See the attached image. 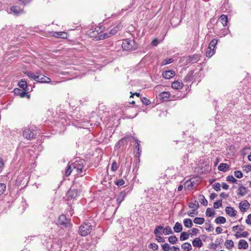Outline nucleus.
I'll list each match as a JSON object with an SVG mask.
<instances>
[{
  "instance_id": "obj_1",
  "label": "nucleus",
  "mask_w": 251,
  "mask_h": 251,
  "mask_svg": "<svg viewBox=\"0 0 251 251\" xmlns=\"http://www.w3.org/2000/svg\"><path fill=\"white\" fill-rule=\"evenodd\" d=\"M84 161L81 159H76L75 162L71 163H70L68 164L67 169L65 172V175L68 176L70 175L72 171H75L76 175L78 176H82L85 175V173L82 174Z\"/></svg>"
},
{
  "instance_id": "obj_2",
  "label": "nucleus",
  "mask_w": 251,
  "mask_h": 251,
  "mask_svg": "<svg viewBox=\"0 0 251 251\" xmlns=\"http://www.w3.org/2000/svg\"><path fill=\"white\" fill-rule=\"evenodd\" d=\"M122 27L123 25L121 23H118L111 26L106 32L99 35V39L103 40L111 37L120 30L122 28Z\"/></svg>"
},
{
  "instance_id": "obj_3",
  "label": "nucleus",
  "mask_w": 251,
  "mask_h": 251,
  "mask_svg": "<svg viewBox=\"0 0 251 251\" xmlns=\"http://www.w3.org/2000/svg\"><path fill=\"white\" fill-rule=\"evenodd\" d=\"M92 230V225L89 222H85L80 226L79 233L82 236H85L90 233Z\"/></svg>"
},
{
  "instance_id": "obj_4",
  "label": "nucleus",
  "mask_w": 251,
  "mask_h": 251,
  "mask_svg": "<svg viewBox=\"0 0 251 251\" xmlns=\"http://www.w3.org/2000/svg\"><path fill=\"white\" fill-rule=\"evenodd\" d=\"M122 47L125 50H132L136 49L134 41L129 39L123 40Z\"/></svg>"
},
{
  "instance_id": "obj_5",
  "label": "nucleus",
  "mask_w": 251,
  "mask_h": 251,
  "mask_svg": "<svg viewBox=\"0 0 251 251\" xmlns=\"http://www.w3.org/2000/svg\"><path fill=\"white\" fill-rule=\"evenodd\" d=\"M36 131L29 127H25L23 130V137L27 140L35 139L36 136Z\"/></svg>"
},
{
  "instance_id": "obj_6",
  "label": "nucleus",
  "mask_w": 251,
  "mask_h": 251,
  "mask_svg": "<svg viewBox=\"0 0 251 251\" xmlns=\"http://www.w3.org/2000/svg\"><path fill=\"white\" fill-rule=\"evenodd\" d=\"M104 29L102 26L97 27L95 28V29H90L89 30V34L91 37L94 38L96 40H100L99 39V36L101 34V32Z\"/></svg>"
},
{
  "instance_id": "obj_7",
  "label": "nucleus",
  "mask_w": 251,
  "mask_h": 251,
  "mask_svg": "<svg viewBox=\"0 0 251 251\" xmlns=\"http://www.w3.org/2000/svg\"><path fill=\"white\" fill-rule=\"evenodd\" d=\"M163 229V226H158L155 227L153 232L156 237L155 240L159 243L165 242L164 238L160 236V235L162 234L160 230H162Z\"/></svg>"
},
{
  "instance_id": "obj_8",
  "label": "nucleus",
  "mask_w": 251,
  "mask_h": 251,
  "mask_svg": "<svg viewBox=\"0 0 251 251\" xmlns=\"http://www.w3.org/2000/svg\"><path fill=\"white\" fill-rule=\"evenodd\" d=\"M8 11L9 13L13 14L15 16H19L25 13L24 9L21 8L17 5H13L11 6Z\"/></svg>"
},
{
  "instance_id": "obj_9",
  "label": "nucleus",
  "mask_w": 251,
  "mask_h": 251,
  "mask_svg": "<svg viewBox=\"0 0 251 251\" xmlns=\"http://www.w3.org/2000/svg\"><path fill=\"white\" fill-rule=\"evenodd\" d=\"M80 191L75 189H70L66 194L67 200H71L75 198L79 195Z\"/></svg>"
},
{
  "instance_id": "obj_10",
  "label": "nucleus",
  "mask_w": 251,
  "mask_h": 251,
  "mask_svg": "<svg viewBox=\"0 0 251 251\" xmlns=\"http://www.w3.org/2000/svg\"><path fill=\"white\" fill-rule=\"evenodd\" d=\"M131 137L135 141V145L134 151L136 153V156L138 157L140 156V153L142 151L141 149L140 148V141L136 138L133 136H131Z\"/></svg>"
},
{
  "instance_id": "obj_11",
  "label": "nucleus",
  "mask_w": 251,
  "mask_h": 251,
  "mask_svg": "<svg viewBox=\"0 0 251 251\" xmlns=\"http://www.w3.org/2000/svg\"><path fill=\"white\" fill-rule=\"evenodd\" d=\"M36 81L40 83H49L51 82V79L45 75H37Z\"/></svg>"
},
{
  "instance_id": "obj_12",
  "label": "nucleus",
  "mask_w": 251,
  "mask_h": 251,
  "mask_svg": "<svg viewBox=\"0 0 251 251\" xmlns=\"http://www.w3.org/2000/svg\"><path fill=\"white\" fill-rule=\"evenodd\" d=\"M14 93L15 95L19 96L21 98H29V95L24 90H22L19 88H15L14 89Z\"/></svg>"
},
{
  "instance_id": "obj_13",
  "label": "nucleus",
  "mask_w": 251,
  "mask_h": 251,
  "mask_svg": "<svg viewBox=\"0 0 251 251\" xmlns=\"http://www.w3.org/2000/svg\"><path fill=\"white\" fill-rule=\"evenodd\" d=\"M175 75V72L173 70L166 71L162 73V76L165 79H170Z\"/></svg>"
},
{
  "instance_id": "obj_14",
  "label": "nucleus",
  "mask_w": 251,
  "mask_h": 251,
  "mask_svg": "<svg viewBox=\"0 0 251 251\" xmlns=\"http://www.w3.org/2000/svg\"><path fill=\"white\" fill-rule=\"evenodd\" d=\"M58 222L59 225H62L65 227H67L69 225L66 217L64 215H61L59 217Z\"/></svg>"
},
{
  "instance_id": "obj_15",
  "label": "nucleus",
  "mask_w": 251,
  "mask_h": 251,
  "mask_svg": "<svg viewBox=\"0 0 251 251\" xmlns=\"http://www.w3.org/2000/svg\"><path fill=\"white\" fill-rule=\"evenodd\" d=\"M250 204L249 202L245 200L239 203V208L242 212H245L246 210L249 208Z\"/></svg>"
},
{
  "instance_id": "obj_16",
  "label": "nucleus",
  "mask_w": 251,
  "mask_h": 251,
  "mask_svg": "<svg viewBox=\"0 0 251 251\" xmlns=\"http://www.w3.org/2000/svg\"><path fill=\"white\" fill-rule=\"evenodd\" d=\"M226 213L230 217H235L236 215L237 211L232 207H226L225 209Z\"/></svg>"
},
{
  "instance_id": "obj_17",
  "label": "nucleus",
  "mask_w": 251,
  "mask_h": 251,
  "mask_svg": "<svg viewBox=\"0 0 251 251\" xmlns=\"http://www.w3.org/2000/svg\"><path fill=\"white\" fill-rule=\"evenodd\" d=\"M61 243L59 241L58 242H54L52 244L50 249L51 251H60L61 250Z\"/></svg>"
},
{
  "instance_id": "obj_18",
  "label": "nucleus",
  "mask_w": 251,
  "mask_h": 251,
  "mask_svg": "<svg viewBox=\"0 0 251 251\" xmlns=\"http://www.w3.org/2000/svg\"><path fill=\"white\" fill-rule=\"evenodd\" d=\"M183 84L180 81L176 80L172 84V87L173 89L179 90L183 88Z\"/></svg>"
},
{
  "instance_id": "obj_19",
  "label": "nucleus",
  "mask_w": 251,
  "mask_h": 251,
  "mask_svg": "<svg viewBox=\"0 0 251 251\" xmlns=\"http://www.w3.org/2000/svg\"><path fill=\"white\" fill-rule=\"evenodd\" d=\"M249 245L246 241L241 239L238 242V249L246 250L248 248Z\"/></svg>"
},
{
  "instance_id": "obj_20",
  "label": "nucleus",
  "mask_w": 251,
  "mask_h": 251,
  "mask_svg": "<svg viewBox=\"0 0 251 251\" xmlns=\"http://www.w3.org/2000/svg\"><path fill=\"white\" fill-rule=\"evenodd\" d=\"M126 193L125 191H122L119 195L117 198L116 201L118 206L120 205L121 202L124 200L126 197Z\"/></svg>"
},
{
  "instance_id": "obj_21",
  "label": "nucleus",
  "mask_w": 251,
  "mask_h": 251,
  "mask_svg": "<svg viewBox=\"0 0 251 251\" xmlns=\"http://www.w3.org/2000/svg\"><path fill=\"white\" fill-rule=\"evenodd\" d=\"M248 191L247 188L241 185L238 188L237 195L240 196H244L247 194Z\"/></svg>"
},
{
  "instance_id": "obj_22",
  "label": "nucleus",
  "mask_w": 251,
  "mask_h": 251,
  "mask_svg": "<svg viewBox=\"0 0 251 251\" xmlns=\"http://www.w3.org/2000/svg\"><path fill=\"white\" fill-rule=\"evenodd\" d=\"M18 85L19 87L22 88L25 91L27 92L28 91L27 82L25 80L21 79L19 82Z\"/></svg>"
},
{
  "instance_id": "obj_23",
  "label": "nucleus",
  "mask_w": 251,
  "mask_h": 251,
  "mask_svg": "<svg viewBox=\"0 0 251 251\" xmlns=\"http://www.w3.org/2000/svg\"><path fill=\"white\" fill-rule=\"evenodd\" d=\"M129 141L128 137H124L120 139L116 144V147H120L121 146H124L125 144H127Z\"/></svg>"
},
{
  "instance_id": "obj_24",
  "label": "nucleus",
  "mask_w": 251,
  "mask_h": 251,
  "mask_svg": "<svg viewBox=\"0 0 251 251\" xmlns=\"http://www.w3.org/2000/svg\"><path fill=\"white\" fill-rule=\"evenodd\" d=\"M192 244L193 246L195 247H201L202 245V243L201 242V239L199 238H196L193 241Z\"/></svg>"
},
{
  "instance_id": "obj_25",
  "label": "nucleus",
  "mask_w": 251,
  "mask_h": 251,
  "mask_svg": "<svg viewBox=\"0 0 251 251\" xmlns=\"http://www.w3.org/2000/svg\"><path fill=\"white\" fill-rule=\"evenodd\" d=\"M229 168V165L226 163H221L218 167V169L219 171H222L224 172H226L228 169Z\"/></svg>"
},
{
  "instance_id": "obj_26",
  "label": "nucleus",
  "mask_w": 251,
  "mask_h": 251,
  "mask_svg": "<svg viewBox=\"0 0 251 251\" xmlns=\"http://www.w3.org/2000/svg\"><path fill=\"white\" fill-rule=\"evenodd\" d=\"M219 21L222 23L223 26H225L226 25L228 19L227 16L222 14L219 18Z\"/></svg>"
},
{
  "instance_id": "obj_27",
  "label": "nucleus",
  "mask_w": 251,
  "mask_h": 251,
  "mask_svg": "<svg viewBox=\"0 0 251 251\" xmlns=\"http://www.w3.org/2000/svg\"><path fill=\"white\" fill-rule=\"evenodd\" d=\"M175 232L178 233L182 230V226L179 222H176L173 227Z\"/></svg>"
},
{
  "instance_id": "obj_28",
  "label": "nucleus",
  "mask_w": 251,
  "mask_h": 251,
  "mask_svg": "<svg viewBox=\"0 0 251 251\" xmlns=\"http://www.w3.org/2000/svg\"><path fill=\"white\" fill-rule=\"evenodd\" d=\"M188 206L191 209L197 210L199 207V204L198 202L195 200L194 202H189L188 203Z\"/></svg>"
},
{
  "instance_id": "obj_29",
  "label": "nucleus",
  "mask_w": 251,
  "mask_h": 251,
  "mask_svg": "<svg viewBox=\"0 0 251 251\" xmlns=\"http://www.w3.org/2000/svg\"><path fill=\"white\" fill-rule=\"evenodd\" d=\"M181 248L184 250V251H190L192 249L191 245L188 242H185L182 244Z\"/></svg>"
},
{
  "instance_id": "obj_30",
  "label": "nucleus",
  "mask_w": 251,
  "mask_h": 251,
  "mask_svg": "<svg viewBox=\"0 0 251 251\" xmlns=\"http://www.w3.org/2000/svg\"><path fill=\"white\" fill-rule=\"evenodd\" d=\"M162 230V233L165 235L172 234L173 233V231L172 230L171 227L169 226H166L165 228L163 227Z\"/></svg>"
},
{
  "instance_id": "obj_31",
  "label": "nucleus",
  "mask_w": 251,
  "mask_h": 251,
  "mask_svg": "<svg viewBox=\"0 0 251 251\" xmlns=\"http://www.w3.org/2000/svg\"><path fill=\"white\" fill-rule=\"evenodd\" d=\"M225 245L226 249L230 250L234 246V242L232 240H226L225 242Z\"/></svg>"
},
{
  "instance_id": "obj_32",
  "label": "nucleus",
  "mask_w": 251,
  "mask_h": 251,
  "mask_svg": "<svg viewBox=\"0 0 251 251\" xmlns=\"http://www.w3.org/2000/svg\"><path fill=\"white\" fill-rule=\"evenodd\" d=\"M193 79V72H189L187 75L185 76L184 80L186 82L191 81Z\"/></svg>"
},
{
  "instance_id": "obj_33",
  "label": "nucleus",
  "mask_w": 251,
  "mask_h": 251,
  "mask_svg": "<svg viewBox=\"0 0 251 251\" xmlns=\"http://www.w3.org/2000/svg\"><path fill=\"white\" fill-rule=\"evenodd\" d=\"M226 222V219L225 217L219 216L216 218L215 220V222L217 224H224Z\"/></svg>"
},
{
  "instance_id": "obj_34",
  "label": "nucleus",
  "mask_w": 251,
  "mask_h": 251,
  "mask_svg": "<svg viewBox=\"0 0 251 251\" xmlns=\"http://www.w3.org/2000/svg\"><path fill=\"white\" fill-rule=\"evenodd\" d=\"M189 237V234L186 232H182L180 235V240L181 241L187 240Z\"/></svg>"
},
{
  "instance_id": "obj_35",
  "label": "nucleus",
  "mask_w": 251,
  "mask_h": 251,
  "mask_svg": "<svg viewBox=\"0 0 251 251\" xmlns=\"http://www.w3.org/2000/svg\"><path fill=\"white\" fill-rule=\"evenodd\" d=\"M199 199L200 202L201 204L204 206H206L208 204L207 200L205 199L204 196L203 195H200L199 196Z\"/></svg>"
},
{
  "instance_id": "obj_36",
  "label": "nucleus",
  "mask_w": 251,
  "mask_h": 251,
  "mask_svg": "<svg viewBox=\"0 0 251 251\" xmlns=\"http://www.w3.org/2000/svg\"><path fill=\"white\" fill-rule=\"evenodd\" d=\"M170 96V94L169 92H163L160 94V96L161 97V99L164 101L168 100V99L169 98Z\"/></svg>"
},
{
  "instance_id": "obj_37",
  "label": "nucleus",
  "mask_w": 251,
  "mask_h": 251,
  "mask_svg": "<svg viewBox=\"0 0 251 251\" xmlns=\"http://www.w3.org/2000/svg\"><path fill=\"white\" fill-rule=\"evenodd\" d=\"M184 225L187 228L191 227L193 226L192 220L190 219H186L183 221Z\"/></svg>"
},
{
  "instance_id": "obj_38",
  "label": "nucleus",
  "mask_w": 251,
  "mask_h": 251,
  "mask_svg": "<svg viewBox=\"0 0 251 251\" xmlns=\"http://www.w3.org/2000/svg\"><path fill=\"white\" fill-rule=\"evenodd\" d=\"M215 212L214 210H213V209L211 208H207L205 212V214L207 217H213L215 215Z\"/></svg>"
},
{
  "instance_id": "obj_39",
  "label": "nucleus",
  "mask_w": 251,
  "mask_h": 251,
  "mask_svg": "<svg viewBox=\"0 0 251 251\" xmlns=\"http://www.w3.org/2000/svg\"><path fill=\"white\" fill-rule=\"evenodd\" d=\"M168 241L172 244H176L178 241L177 237L175 235H172L168 238Z\"/></svg>"
},
{
  "instance_id": "obj_40",
  "label": "nucleus",
  "mask_w": 251,
  "mask_h": 251,
  "mask_svg": "<svg viewBox=\"0 0 251 251\" xmlns=\"http://www.w3.org/2000/svg\"><path fill=\"white\" fill-rule=\"evenodd\" d=\"M199 55L198 54H194L190 57V61L191 63H195L197 62L199 59Z\"/></svg>"
},
{
  "instance_id": "obj_41",
  "label": "nucleus",
  "mask_w": 251,
  "mask_h": 251,
  "mask_svg": "<svg viewBox=\"0 0 251 251\" xmlns=\"http://www.w3.org/2000/svg\"><path fill=\"white\" fill-rule=\"evenodd\" d=\"M218 40L216 39L212 40L209 43L208 48L214 50L216 45H217Z\"/></svg>"
},
{
  "instance_id": "obj_42",
  "label": "nucleus",
  "mask_w": 251,
  "mask_h": 251,
  "mask_svg": "<svg viewBox=\"0 0 251 251\" xmlns=\"http://www.w3.org/2000/svg\"><path fill=\"white\" fill-rule=\"evenodd\" d=\"M194 222L197 224L202 225L204 222V219L201 217H196L194 219Z\"/></svg>"
},
{
  "instance_id": "obj_43",
  "label": "nucleus",
  "mask_w": 251,
  "mask_h": 251,
  "mask_svg": "<svg viewBox=\"0 0 251 251\" xmlns=\"http://www.w3.org/2000/svg\"><path fill=\"white\" fill-rule=\"evenodd\" d=\"M64 35H66L65 32H55L53 33V36L57 38H65Z\"/></svg>"
},
{
  "instance_id": "obj_44",
  "label": "nucleus",
  "mask_w": 251,
  "mask_h": 251,
  "mask_svg": "<svg viewBox=\"0 0 251 251\" xmlns=\"http://www.w3.org/2000/svg\"><path fill=\"white\" fill-rule=\"evenodd\" d=\"M25 74H26L29 77L33 79L35 81L36 80L38 75H35L34 73L31 72H26Z\"/></svg>"
},
{
  "instance_id": "obj_45",
  "label": "nucleus",
  "mask_w": 251,
  "mask_h": 251,
  "mask_svg": "<svg viewBox=\"0 0 251 251\" xmlns=\"http://www.w3.org/2000/svg\"><path fill=\"white\" fill-rule=\"evenodd\" d=\"M215 53V50L207 48L206 51V55L207 57L210 58Z\"/></svg>"
},
{
  "instance_id": "obj_46",
  "label": "nucleus",
  "mask_w": 251,
  "mask_h": 251,
  "mask_svg": "<svg viewBox=\"0 0 251 251\" xmlns=\"http://www.w3.org/2000/svg\"><path fill=\"white\" fill-rule=\"evenodd\" d=\"M119 168V166L116 161H114L112 164L111 167V170L113 172H116Z\"/></svg>"
},
{
  "instance_id": "obj_47",
  "label": "nucleus",
  "mask_w": 251,
  "mask_h": 251,
  "mask_svg": "<svg viewBox=\"0 0 251 251\" xmlns=\"http://www.w3.org/2000/svg\"><path fill=\"white\" fill-rule=\"evenodd\" d=\"M6 185L4 183H0V196L4 193L6 191Z\"/></svg>"
},
{
  "instance_id": "obj_48",
  "label": "nucleus",
  "mask_w": 251,
  "mask_h": 251,
  "mask_svg": "<svg viewBox=\"0 0 251 251\" xmlns=\"http://www.w3.org/2000/svg\"><path fill=\"white\" fill-rule=\"evenodd\" d=\"M173 61H174V60L172 58H168V59H164L161 62V65L162 66H163V65H167V64H170V63H172Z\"/></svg>"
},
{
  "instance_id": "obj_49",
  "label": "nucleus",
  "mask_w": 251,
  "mask_h": 251,
  "mask_svg": "<svg viewBox=\"0 0 251 251\" xmlns=\"http://www.w3.org/2000/svg\"><path fill=\"white\" fill-rule=\"evenodd\" d=\"M114 183H115V185H116L117 186H122L125 183V182L124 180L123 179H117L115 181Z\"/></svg>"
},
{
  "instance_id": "obj_50",
  "label": "nucleus",
  "mask_w": 251,
  "mask_h": 251,
  "mask_svg": "<svg viewBox=\"0 0 251 251\" xmlns=\"http://www.w3.org/2000/svg\"><path fill=\"white\" fill-rule=\"evenodd\" d=\"M150 249H152L153 251H156L158 249V246L155 243H151L149 245Z\"/></svg>"
},
{
  "instance_id": "obj_51",
  "label": "nucleus",
  "mask_w": 251,
  "mask_h": 251,
  "mask_svg": "<svg viewBox=\"0 0 251 251\" xmlns=\"http://www.w3.org/2000/svg\"><path fill=\"white\" fill-rule=\"evenodd\" d=\"M226 180L227 181H229V182H235V183H237V181H238L232 175L227 176L226 177Z\"/></svg>"
},
{
  "instance_id": "obj_52",
  "label": "nucleus",
  "mask_w": 251,
  "mask_h": 251,
  "mask_svg": "<svg viewBox=\"0 0 251 251\" xmlns=\"http://www.w3.org/2000/svg\"><path fill=\"white\" fill-rule=\"evenodd\" d=\"M161 247L163 251H169L171 248L168 243H165L164 244L162 245Z\"/></svg>"
},
{
  "instance_id": "obj_53",
  "label": "nucleus",
  "mask_w": 251,
  "mask_h": 251,
  "mask_svg": "<svg viewBox=\"0 0 251 251\" xmlns=\"http://www.w3.org/2000/svg\"><path fill=\"white\" fill-rule=\"evenodd\" d=\"M222 205V200H218L214 203V208L215 209L219 208Z\"/></svg>"
},
{
  "instance_id": "obj_54",
  "label": "nucleus",
  "mask_w": 251,
  "mask_h": 251,
  "mask_svg": "<svg viewBox=\"0 0 251 251\" xmlns=\"http://www.w3.org/2000/svg\"><path fill=\"white\" fill-rule=\"evenodd\" d=\"M234 176L238 178H241L243 177V174L240 171H235L234 172Z\"/></svg>"
},
{
  "instance_id": "obj_55",
  "label": "nucleus",
  "mask_w": 251,
  "mask_h": 251,
  "mask_svg": "<svg viewBox=\"0 0 251 251\" xmlns=\"http://www.w3.org/2000/svg\"><path fill=\"white\" fill-rule=\"evenodd\" d=\"M141 100L142 102L146 105H149L151 103L150 100L145 97H142L141 98Z\"/></svg>"
},
{
  "instance_id": "obj_56",
  "label": "nucleus",
  "mask_w": 251,
  "mask_h": 251,
  "mask_svg": "<svg viewBox=\"0 0 251 251\" xmlns=\"http://www.w3.org/2000/svg\"><path fill=\"white\" fill-rule=\"evenodd\" d=\"M213 187L216 191H219L221 190V184L217 182L213 185Z\"/></svg>"
},
{
  "instance_id": "obj_57",
  "label": "nucleus",
  "mask_w": 251,
  "mask_h": 251,
  "mask_svg": "<svg viewBox=\"0 0 251 251\" xmlns=\"http://www.w3.org/2000/svg\"><path fill=\"white\" fill-rule=\"evenodd\" d=\"M246 223L248 225H251V214L248 215L247 218L246 220Z\"/></svg>"
},
{
  "instance_id": "obj_58",
  "label": "nucleus",
  "mask_w": 251,
  "mask_h": 251,
  "mask_svg": "<svg viewBox=\"0 0 251 251\" xmlns=\"http://www.w3.org/2000/svg\"><path fill=\"white\" fill-rule=\"evenodd\" d=\"M22 4L26 5L31 1L32 0H18Z\"/></svg>"
},
{
  "instance_id": "obj_59",
  "label": "nucleus",
  "mask_w": 251,
  "mask_h": 251,
  "mask_svg": "<svg viewBox=\"0 0 251 251\" xmlns=\"http://www.w3.org/2000/svg\"><path fill=\"white\" fill-rule=\"evenodd\" d=\"M4 164V163L3 160L1 158H0V173L1 172L2 169L3 168Z\"/></svg>"
},
{
  "instance_id": "obj_60",
  "label": "nucleus",
  "mask_w": 251,
  "mask_h": 251,
  "mask_svg": "<svg viewBox=\"0 0 251 251\" xmlns=\"http://www.w3.org/2000/svg\"><path fill=\"white\" fill-rule=\"evenodd\" d=\"M199 231V230L197 228H193L192 229V235H196L198 232Z\"/></svg>"
},
{
  "instance_id": "obj_61",
  "label": "nucleus",
  "mask_w": 251,
  "mask_h": 251,
  "mask_svg": "<svg viewBox=\"0 0 251 251\" xmlns=\"http://www.w3.org/2000/svg\"><path fill=\"white\" fill-rule=\"evenodd\" d=\"M218 247V244L216 243H212L210 245V249H213V250H216Z\"/></svg>"
},
{
  "instance_id": "obj_62",
  "label": "nucleus",
  "mask_w": 251,
  "mask_h": 251,
  "mask_svg": "<svg viewBox=\"0 0 251 251\" xmlns=\"http://www.w3.org/2000/svg\"><path fill=\"white\" fill-rule=\"evenodd\" d=\"M245 169L244 170L246 171L247 173L250 172L251 171V165H247L244 166Z\"/></svg>"
},
{
  "instance_id": "obj_63",
  "label": "nucleus",
  "mask_w": 251,
  "mask_h": 251,
  "mask_svg": "<svg viewBox=\"0 0 251 251\" xmlns=\"http://www.w3.org/2000/svg\"><path fill=\"white\" fill-rule=\"evenodd\" d=\"M220 197H221L222 198H227L228 197V195L226 194V193L225 192H222L221 194H220Z\"/></svg>"
},
{
  "instance_id": "obj_64",
  "label": "nucleus",
  "mask_w": 251,
  "mask_h": 251,
  "mask_svg": "<svg viewBox=\"0 0 251 251\" xmlns=\"http://www.w3.org/2000/svg\"><path fill=\"white\" fill-rule=\"evenodd\" d=\"M171 249H173L172 251H180V249L178 247L173 246Z\"/></svg>"
}]
</instances>
